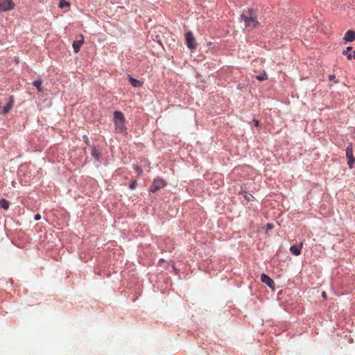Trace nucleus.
<instances>
[{
  "label": "nucleus",
  "mask_w": 355,
  "mask_h": 355,
  "mask_svg": "<svg viewBox=\"0 0 355 355\" xmlns=\"http://www.w3.org/2000/svg\"><path fill=\"white\" fill-rule=\"evenodd\" d=\"M256 78L259 81H263L268 79V75L266 72H263L262 74L257 76Z\"/></svg>",
  "instance_id": "obj_16"
},
{
  "label": "nucleus",
  "mask_w": 355,
  "mask_h": 355,
  "mask_svg": "<svg viewBox=\"0 0 355 355\" xmlns=\"http://www.w3.org/2000/svg\"><path fill=\"white\" fill-rule=\"evenodd\" d=\"M343 39L346 42H352L355 40V31L351 30L347 31Z\"/></svg>",
  "instance_id": "obj_10"
},
{
  "label": "nucleus",
  "mask_w": 355,
  "mask_h": 355,
  "mask_svg": "<svg viewBox=\"0 0 355 355\" xmlns=\"http://www.w3.org/2000/svg\"><path fill=\"white\" fill-rule=\"evenodd\" d=\"M322 296H323L324 297H326V293H325V292H323V293H322Z\"/></svg>",
  "instance_id": "obj_26"
},
{
  "label": "nucleus",
  "mask_w": 355,
  "mask_h": 355,
  "mask_svg": "<svg viewBox=\"0 0 355 355\" xmlns=\"http://www.w3.org/2000/svg\"><path fill=\"white\" fill-rule=\"evenodd\" d=\"M114 124L116 129L119 132H123L125 130V117L123 114L119 111H115L114 112Z\"/></svg>",
  "instance_id": "obj_2"
},
{
  "label": "nucleus",
  "mask_w": 355,
  "mask_h": 355,
  "mask_svg": "<svg viewBox=\"0 0 355 355\" xmlns=\"http://www.w3.org/2000/svg\"><path fill=\"white\" fill-rule=\"evenodd\" d=\"M241 17L245 21L246 28H253L259 24L257 15L253 9H248L241 15Z\"/></svg>",
  "instance_id": "obj_1"
},
{
  "label": "nucleus",
  "mask_w": 355,
  "mask_h": 355,
  "mask_svg": "<svg viewBox=\"0 0 355 355\" xmlns=\"http://www.w3.org/2000/svg\"><path fill=\"white\" fill-rule=\"evenodd\" d=\"M254 125L255 126H257V127L259 126V121L254 120Z\"/></svg>",
  "instance_id": "obj_24"
},
{
  "label": "nucleus",
  "mask_w": 355,
  "mask_h": 355,
  "mask_svg": "<svg viewBox=\"0 0 355 355\" xmlns=\"http://www.w3.org/2000/svg\"><path fill=\"white\" fill-rule=\"evenodd\" d=\"M346 157L348 159V166L350 168H352L355 162V158L353 156V148L352 144H349L346 148Z\"/></svg>",
  "instance_id": "obj_6"
},
{
  "label": "nucleus",
  "mask_w": 355,
  "mask_h": 355,
  "mask_svg": "<svg viewBox=\"0 0 355 355\" xmlns=\"http://www.w3.org/2000/svg\"><path fill=\"white\" fill-rule=\"evenodd\" d=\"M42 82L41 80H36L35 81H33V85L37 87V89H38L39 92H42L43 91V88L42 87Z\"/></svg>",
  "instance_id": "obj_14"
},
{
  "label": "nucleus",
  "mask_w": 355,
  "mask_h": 355,
  "mask_svg": "<svg viewBox=\"0 0 355 355\" xmlns=\"http://www.w3.org/2000/svg\"><path fill=\"white\" fill-rule=\"evenodd\" d=\"M129 81L134 87H139L143 85V83L141 80L135 79L131 76H129Z\"/></svg>",
  "instance_id": "obj_11"
},
{
  "label": "nucleus",
  "mask_w": 355,
  "mask_h": 355,
  "mask_svg": "<svg viewBox=\"0 0 355 355\" xmlns=\"http://www.w3.org/2000/svg\"><path fill=\"white\" fill-rule=\"evenodd\" d=\"M261 280L263 283L266 284L268 287L272 289L275 288V282L274 281L267 275L262 274L261 275Z\"/></svg>",
  "instance_id": "obj_7"
},
{
  "label": "nucleus",
  "mask_w": 355,
  "mask_h": 355,
  "mask_svg": "<svg viewBox=\"0 0 355 355\" xmlns=\"http://www.w3.org/2000/svg\"><path fill=\"white\" fill-rule=\"evenodd\" d=\"M34 218H35V220H39L41 218V216H40V214H37L35 215Z\"/></svg>",
  "instance_id": "obj_22"
},
{
  "label": "nucleus",
  "mask_w": 355,
  "mask_h": 355,
  "mask_svg": "<svg viewBox=\"0 0 355 355\" xmlns=\"http://www.w3.org/2000/svg\"><path fill=\"white\" fill-rule=\"evenodd\" d=\"M302 245H303L302 243H300V244L299 245H292L290 248L291 252L295 256L300 255L301 253Z\"/></svg>",
  "instance_id": "obj_9"
},
{
  "label": "nucleus",
  "mask_w": 355,
  "mask_h": 355,
  "mask_svg": "<svg viewBox=\"0 0 355 355\" xmlns=\"http://www.w3.org/2000/svg\"><path fill=\"white\" fill-rule=\"evenodd\" d=\"M84 43V37L83 35H80V39L79 40H75L73 43V50H74V52L75 53H78L80 49V47L81 46L83 45V44Z\"/></svg>",
  "instance_id": "obj_8"
},
{
  "label": "nucleus",
  "mask_w": 355,
  "mask_h": 355,
  "mask_svg": "<svg viewBox=\"0 0 355 355\" xmlns=\"http://www.w3.org/2000/svg\"><path fill=\"white\" fill-rule=\"evenodd\" d=\"M329 78L330 80H334L336 79V76L334 75H330Z\"/></svg>",
  "instance_id": "obj_23"
},
{
  "label": "nucleus",
  "mask_w": 355,
  "mask_h": 355,
  "mask_svg": "<svg viewBox=\"0 0 355 355\" xmlns=\"http://www.w3.org/2000/svg\"><path fill=\"white\" fill-rule=\"evenodd\" d=\"M136 186H137V181L134 180L130 183L129 187L130 189H135L136 188Z\"/></svg>",
  "instance_id": "obj_20"
},
{
  "label": "nucleus",
  "mask_w": 355,
  "mask_h": 355,
  "mask_svg": "<svg viewBox=\"0 0 355 355\" xmlns=\"http://www.w3.org/2000/svg\"><path fill=\"white\" fill-rule=\"evenodd\" d=\"M352 49V46H348L345 50H344L343 51V54L347 56V55L349 54V51H351Z\"/></svg>",
  "instance_id": "obj_19"
},
{
  "label": "nucleus",
  "mask_w": 355,
  "mask_h": 355,
  "mask_svg": "<svg viewBox=\"0 0 355 355\" xmlns=\"http://www.w3.org/2000/svg\"><path fill=\"white\" fill-rule=\"evenodd\" d=\"M9 206H10V203L7 200L3 198L0 200V207L1 208H3V209H5V210L8 209Z\"/></svg>",
  "instance_id": "obj_13"
},
{
  "label": "nucleus",
  "mask_w": 355,
  "mask_h": 355,
  "mask_svg": "<svg viewBox=\"0 0 355 355\" xmlns=\"http://www.w3.org/2000/svg\"><path fill=\"white\" fill-rule=\"evenodd\" d=\"M12 105H13V101H12V97H11L10 102L8 103L7 105L3 108L2 114H3L4 115L8 114L10 112V110L12 109Z\"/></svg>",
  "instance_id": "obj_12"
},
{
  "label": "nucleus",
  "mask_w": 355,
  "mask_h": 355,
  "mask_svg": "<svg viewBox=\"0 0 355 355\" xmlns=\"http://www.w3.org/2000/svg\"><path fill=\"white\" fill-rule=\"evenodd\" d=\"M245 198L247 199L248 201L250 200V197L248 196V195L247 194V193H245V196H244Z\"/></svg>",
  "instance_id": "obj_25"
},
{
  "label": "nucleus",
  "mask_w": 355,
  "mask_h": 355,
  "mask_svg": "<svg viewBox=\"0 0 355 355\" xmlns=\"http://www.w3.org/2000/svg\"><path fill=\"white\" fill-rule=\"evenodd\" d=\"M134 169L138 173V175H141L142 173V169L138 166H134Z\"/></svg>",
  "instance_id": "obj_18"
},
{
  "label": "nucleus",
  "mask_w": 355,
  "mask_h": 355,
  "mask_svg": "<svg viewBox=\"0 0 355 355\" xmlns=\"http://www.w3.org/2000/svg\"><path fill=\"white\" fill-rule=\"evenodd\" d=\"M69 6V3L67 1H66L65 0H60V4H59L60 8H62L64 6Z\"/></svg>",
  "instance_id": "obj_17"
},
{
  "label": "nucleus",
  "mask_w": 355,
  "mask_h": 355,
  "mask_svg": "<svg viewBox=\"0 0 355 355\" xmlns=\"http://www.w3.org/2000/svg\"><path fill=\"white\" fill-rule=\"evenodd\" d=\"M185 40L187 46L190 49H194L196 48V42L193 33L191 31H188L185 34Z\"/></svg>",
  "instance_id": "obj_5"
},
{
  "label": "nucleus",
  "mask_w": 355,
  "mask_h": 355,
  "mask_svg": "<svg viewBox=\"0 0 355 355\" xmlns=\"http://www.w3.org/2000/svg\"><path fill=\"white\" fill-rule=\"evenodd\" d=\"M166 185L165 181L159 178H155L150 187V191L155 193Z\"/></svg>",
  "instance_id": "obj_3"
},
{
  "label": "nucleus",
  "mask_w": 355,
  "mask_h": 355,
  "mask_svg": "<svg viewBox=\"0 0 355 355\" xmlns=\"http://www.w3.org/2000/svg\"><path fill=\"white\" fill-rule=\"evenodd\" d=\"M12 0H0V12H6L15 8Z\"/></svg>",
  "instance_id": "obj_4"
},
{
  "label": "nucleus",
  "mask_w": 355,
  "mask_h": 355,
  "mask_svg": "<svg viewBox=\"0 0 355 355\" xmlns=\"http://www.w3.org/2000/svg\"><path fill=\"white\" fill-rule=\"evenodd\" d=\"M92 155L96 159H99L100 158V152L96 149L95 148H93L92 149Z\"/></svg>",
  "instance_id": "obj_15"
},
{
  "label": "nucleus",
  "mask_w": 355,
  "mask_h": 355,
  "mask_svg": "<svg viewBox=\"0 0 355 355\" xmlns=\"http://www.w3.org/2000/svg\"><path fill=\"white\" fill-rule=\"evenodd\" d=\"M354 58L355 59V51L353 52V53H349V55H347V59L348 60H351L352 58Z\"/></svg>",
  "instance_id": "obj_21"
}]
</instances>
